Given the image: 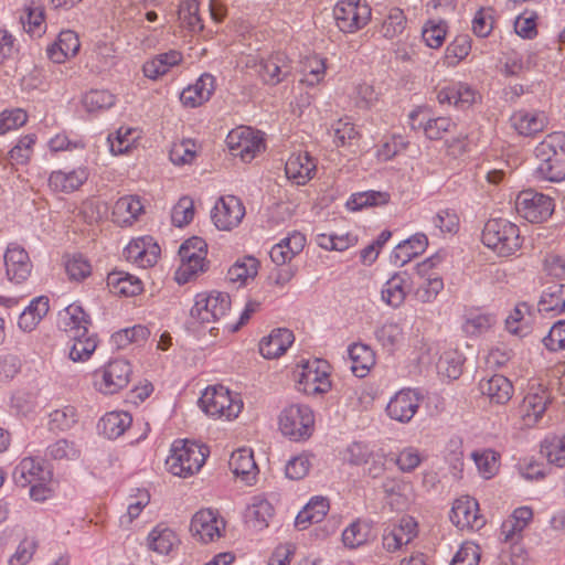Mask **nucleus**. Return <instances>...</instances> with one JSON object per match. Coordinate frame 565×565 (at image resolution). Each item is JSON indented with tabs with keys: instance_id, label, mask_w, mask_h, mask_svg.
I'll use <instances>...</instances> for the list:
<instances>
[{
	"instance_id": "nucleus-1",
	"label": "nucleus",
	"mask_w": 565,
	"mask_h": 565,
	"mask_svg": "<svg viewBox=\"0 0 565 565\" xmlns=\"http://www.w3.org/2000/svg\"><path fill=\"white\" fill-rule=\"evenodd\" d=\"M535 156L540 159L535 172L542 180L561 182L565 179V134L554 131L547 135L536 147Z\"/></svg>"
},
{
	"instance_id": "nucleus-2",
	"label": "nucleus",
	"mask_w": 565,
	"mask_h": 565,
	"mask_svg": "<svg viewBox=\"0 0 565 565\" xmlns=\"http://www.w3.org/2000/svg\"><path fill=\"white\" fill-rule=\"evenodd\" d=\"M230 308L231 298L225 292L211 291L198 294L194 305L190 310L186 327L189 330L198 332L200 327L205 328L224 317Z\"/></svg>"
},
{
	"instance_id": "nucleus-3",
	"label": "nucleus",
	"mask_w": 565,
	"mask_h": 565,
	"mask_svg": "<svg viewBox=\"0 0 565 565\" xmlns=\"http://www.w3.org/2000/svg\"><path fill=\"white\" fill-rule=\"evenodd\" d=\"M482 243L499 256L508 257L522 246L519 227L505 218H491L483 227Z\"/></svg>"
},
{
	"instance_id": "nucleus-4",
	"label": "nucleus",
	"mask_w": 565,
	"mask_h": 565,
	"mask_svg": "<svg viewBox=\"0 0 565 565\" xmlns=\"http://www.w3.org/2000/svg\"><path fill=\"white\" fill-rule=\"evenodd\" d=\"M207 454L205 446L189 440H175L172 444L166 465L172 475L188 478L201 469Z\"/></svg>"
},
{
	"instance_id": "nucleus-5",
	"label": "nucleus",
	"mask_w": 565,
	"mask_h": 565,
	"mask_svg": "<svg viewBox=\"0 0 565 565\" xmlns=\"http://www.w3.org/2000/svg\"><path fill=\"white\" fill-rule=\"evenodd\" d=\"M206 254L207 244L201 237L193 236L181 244L179 248L181 266L177 271L179 284H185L207 269Z\"/></svg>"
},
{
	"instance_id": "nucleus-6",
	"label": "nucleus",
	"mask_w": 565,
	"mask_h": 565,
	"mask_svg": "<svg viewBox=\"0 0 565 565\" xmlns=\"http://www.w3.org/2000/svg\"><path fill=\"white\" fill-rule=\"evenodd\" d=\"M315 425L311 408L302 404H292L284 408L279 416L280 431L292 440L309 438Z\"/></svg>"
},
{
	"instance_id": "nucleus-7",
	"label": "nucleus",
	"mask_w": 565,
	"mask_h": 565,
	"mask_svg": "<svg viewBox=\"0 0 565 565\" xmlns=\"http://www.w3.org/2000/svg\"><path fill=\"white\" fill-rule=\"evenodd\" d=\"M551 196L532 189L521 191L515 199V209L521 217L530 223H542L554 212Z\"/></svg>"
},
{
	"instance_id": "nucleus-8",
	"label": "nucleus",
	"mask_w": 565,
	"mask_h": 565,
	"mask_svg": "<svg viewBox=\"0 0 565 565\" xmlns=\"http://www.w3.org/2000/svg\"><path fill=\"white\" fill-rule=\"evenodd\" d=\"M333 15L340 31L354 33L369 23L371 8L365 1L340 0L333 9Z\"/></svg>"
},
{
	"instance_id": "nucleus-9",
	"label": "nucleus",
	"mask_w": 565,
	"mask_h": 565,
	"mask_svg": "<svg viewBox=\"0 0 565 565\" xmlns=\"http://www.w3.org/2000/svg\"><path fill=\"white\" fill-rule=\"evenodd\" d=\"M330 365L326 360L307 362L298 380V390L307 395L327 393L331 388Z\"/></svg>"
},
{
	"instance_id": "nucleus-10",
	"label": "nucleus",
	"mask_w": 565,
	"mask_h": 565,
	"mask_svg": "<svg viewBox=\"0 0 565 565\" xmlns=\"http://www.w3.org/2000/svg\"><path fill=\"white\" fill-rule=\"evenodd\" d=\"M202 411L210 416L236 417L241 405L233 402L230 392L224 386L207 387L199 398Z\"/></svg>"
},
{
	"instance_id": "nucleus-11",
	"label": "nucleus",
	"mask_w": 565,
	"mask_h": 565,
	"mask_svg": "<svg viewBox=\"0 0 565 565\" xmlns=\"http://www.w3.org/2000/svg\"><path fill=\"white\" fill-rule=\"evenodd\" d=\"M131 373L132 370L128 361H110L100 372V379L96 373L95 386L104 394H116L128 385Z\"/></svg>"
},
{
	"instance_id": "nucleus-12",
	"label": "nucleus",
	"mask_w": 565,
	"mask_h": 565,
	"mask_svg": "<svg viewBox=\"0 0 565 565\" xmlns=\"http://www.w3.org/2000/svg\"><path fill=\"white\" fill-rule=\"evenodd\" d=\"M245 215V207L242 201L227 195L216 201L211 211V218L218 230L228 231L237 226Z\"/></svg>"
},
{
	"instance_id": "nucleus-13",
	"label": "nucleus",
	"mask_w": 565,
	"mask_h": 565,
	"mask_svg": "<svg viewBox=\"0 0 565 565\" xmlns=\"http://www.w3.org/2000/svg\"><path fill=\"white\" fill-rule=\"evenodd\" d=\"M6 274L11 282H24L31 275L32 263L28 252L17 243H10L4 256Z\"/></svg>"
},
{
	"instance_id": "nucleus-14",
	"label": "nucleus",
	"mask_w": 565,
	"mask_h": 565,
	"mask_svg": "<svg viewBox=\"0 0 565 565\" xmlns=\"http://www.w3.org/2000/svg\"><path fill=\"white\" fill-rule=\"evenodd\" d=\"M225 526L223 519L212 509L198 511L191 520L190 531L194 537L203 543L213 542L221 536Z\"/></svg>"
},
{
	"instance_id": "nucleus-15",
	"label": "nucleus",
	"mask_w": 565,
	"mask_h": 565,
	"mask_svg": "<svg viewBox=\"0 0 565 565\" xmlns=\"http://www.w3.org/2000/svg\"><path fill=\"white\" fill-rule=\"evenodd\" d=\"M290 60L284 53H275L262 58L257 64V73L265 85L276 86L291 75Z\"/></svg>"
},
{
	"instance_id": "nucleus-16",
	"label": "nucleus",
	"mask_w": 565,
	"mask_h": 565,
	"mask_svg": "<svg viewBox=\"0 0 565 565\" xmlns=\"http://www.w3.org/2000/svg\"><path fill=\"white\" fill-rule=\"evenodd\" d=\"M479 504L471 497L457 499L450 510L449 519L459 529L479 530L483 526L484 520L478 514Z\"/></svg>"
},
{
	"instance_id": "nucleus-17",
	"label": "nucleus",
	"mask_w": 565,
	"mask_h": 565,
	"mask_svg": "<svg viewBox=\"0 0 565 565\" xmlns=\"http://www.w3.org/2000/svg\"><path fill=\"white\" fill-rule=\"evenodd\" d=\"M52 471L40 459L23 458L13 469L12 479L18 487L26 488L36 481H51Z\"/></svg>"
},
{
	"instance_id": "nucleus-18",
	"label": "nucleus",
	"mask_w": 565,
	"mask_h": 565,
	"mask_svg": "<svg viewBox=\"0 0 565 565\" xmlns=\"http://www.w3.org/2000/svg\"><path fill=\"white\" fill-rule=\"evenodd\" d=\"M422 396L415 390H402L386 406L387 415L397 422L408 423L418 411Z\"/></svg>"
},
{
	"instance_id": "nucleus-19",
	"label": "nucleus",
	"mask_w": 565,
	"mask_h": 565,
	"mask_svg": "<svg viewBox=\"0 0 565 565\" xmlns=\"http://www.w3.org/2000/svg\"><path fill=\"white\" fill-rule=\"evenodd\" d=\"M90 324V317L78 303H72L58 313V327L68 333L70 338L87 335Z\"/></svg>"
},
{
	"instance_id": "nucleus-20",
	"label": "nucleus",
	"mask_w": 565,
	"mask_h": 565,
	"mask_svg": "<svg viewBox=\"0 0 565 565\" xmlns=\"http://www.w3.org/2000/svg\"><path fill=\"white\" fill-rule=\"evenodd\" d=\"M417 535V523L412 516H404L392 529L385 530L382 544L387 552H396L407 545Z\"/></svg>"
},
{
	"instance_id": "nucleus-21",
	"label": "nucleus",
	"mask_w": 565,
	"mask_h": 565,
	"mask_svg": "<svg viewBox=\"0 0 565 565\" xmlns=\"http://www.w3.org/2000/svg\"><path fill=\"white\" fill-rule=\"evenodd\" d=\"M409 119L413 129H423L426 137L431 140L441 139L445 132L455 127L449 117L430 118L423 110H413L409 114Z\"/></svg>"
},
{
	"instance_id": "nucleus-22",
	"label": "nucleus",
	"mask_w": 565,
	"mask_h": 565,
	"mask_svg": "<svg viewBox=\"0 0 565 565\" xmlns=\"http://www.w3.org/2000/svg\"><path fill=\"white\" fill-rule=\"evenodd\" d=\"M215 89V78L209 73L202 74L193 85L184 88L180 95L181 103L186 107H198L207 102Z\"/></svg>"
},
{
	"instance_id": "nucleus-23",
	"label": "nucleus",
	"mask_w": 565,
	"mask_h": 565,
	"mask_svg": "<svg viewBox=\"0 0 565 565\" xmlns=\"http://www.w3.org/2000/svg\"><path fill=\"white\" fill-rule=\"evenodd\" d=\"M88 170L84 167L71 171H53L49 177V186L54 192L71 193L78 190L88 179Z\"/></svg>"
},
{
	"instance_id": "nucleus-24",
	"label": "nucleus",
	"mask_w": 565,
	"mask_h": 565,
	"mask_svg": "<svg viewBox=\"0 0 565 565\" xmlns=\"http://www.w3.org/2000/svg\"><path fill=\"white\" fill-rule=\"evenodd\" d=\"M479 391L489 398L490 403L504 405L512 397L513 385L505 376L494 374L479 382Z\"/></svg>"
},
{
	"instance_id": "nucleus-25",
	"label": "nucleus",
	"mask_w": 565,
	"mask_h": 565,
	"mask_svg": "<svg viewBox=\"0 0 565 565\" xmlns=\"http://www.w3.org/2000/svg\"><path fill=\"white\" fill-rule=\"evenodd\" d=\"M294 340L295 337L290 330L285 328L275 329L259 342V353L265 359L279 358L292 344Z\"/></svg>"
},
{
	"instance_id": "nucleus-26",
	"label": "nucleus",
	"mask_w": 565,
	"mask_h": 565,
	"mask_svg": "<svg viewBox=\"0 0 565 565\" xmlns=\"http://www.w3.org/2000/svg\"><path fill=\"white\" fill-rule=\"evenodd\" d=\"M437 99L440 104L465 109L475 103L476 92L468 84L458 82L443 87L437 94Z\"/></svg>"
},
{
	"instance_id": "nucleus-27",
	"label": "nucleus",
	"mask_w": 565,
	"mask_h": 565,
	"mask_svg": "<svg viewBox=\"0 0 565 565\" xmlns=\"http://www.w3.org/2000/svg\"><path fill=\"white\" fill-rule=\"evenodd\" d=\"M285 172L297 184H306L316 174L315 160L308 153H294L285 164Z\"/></svg>"
},
{
	"instance_id": "nucleus-28",
	"label": "nucleus",
	"mask_w": 565,
	"mask_h": 565,
	"mask_svg": "<svg viewBox=\"0 0 565 565\" xmlns=\"http://www.w3.org/2000/svg\"><path fill=\"white\" fill-rule=\"evenodd\" d=\"M428 238L424 233H416L409 238L401 242L392 252L391 260L395 265L404 266L414 257L425 252Z\"/></svg>"
},
{
	"instance_id": "nucleus-29",
	"label": "nucleus",
	"mask_w": 565,
	"mask_h": 565,
	"mask_svg": "<svg viewBox=\"0 0 565 565\" xmlns=\"http://www.w3.org/2000/svg\"><path fill=\"white\" fill-rule=\"evenodd\" d=\"M411 291V281L406 271L392 276L383 286L382 299L388 306L398 308Z\"/></svg>"
},
{
	"instance_id": "nucleus-30",
	"label": "nucleus",
	"mask_w": 565,
	"mask_h": 565,
	"mask_svg": "<svg viewBox=\"0 0 565 565\" xmlns=\"http://www.w3.org/2000/svg\"><path fill=\"white\" fill-rule=\"evenodd\" d=\"M132 423V417L128 412L106 413L98 422L97 428L108 439L120 437Z\"/></svg>"
},
{
	"instance_id": "nucleus-31",
	"label": "nucleus",
	"mask_w": 565,
	"mask_h": 565,
	"mask_svg": "<svg viewBox=\"0 0 565 565\" xmlns=\"http://www.w3.org/2000/svg\"><path fill=\"white\" fill-rule=\"evenodd\" d=\"M511 121L515 130L522 136H533L544 130L547 119L543 113L519 110Z\"/></svg>"
},
{
	"instance_id": "nucleus-32",
	"label": "nucleus",
	"mask_w": 565,
	"mask_h": 565,
	"mask_svg": "<svg viewBox=\"0 0 565 565\" xmlns=\"http://www.w3.org/2000/svg\"><path fill=\"white\" fill-rule=\"evenodd\" d=\"M230 468L236 477L249 483L258 471L250 449L241 448L234 451L228 461Z\"/></svg>"
},
{
	"instance_id": "nucleus-33",
	"label": "nucleus",
	"mask_w": 565,
	"mask_h": 565,
	"mask_svg": "<svg viewBox=\"0 0 565 565\" xmlns=\"http://www.w3.org/2000/svg\"><path fill=\"white\" fill-rule=\"evenodd\" d=\"M537 311L543 315H561L565 311V285L554 284L547 287L537 303Z\"/></svg>"
},
{
	"instance_id": "nucleus-34",
	"label": "nucleus",
	"mask_w": 565,
	"mask_h": 565,
	"mask_svg": "<svg viewBox=\"0 0 565 565\" xmlns=\"http://www.w3.org/2000/svg\"><path fill=\"white\" fill-rule=\"evenodd\" d=\"M351 360V371L358 377H364L375 364V353L366 344L354 343L348 349Z\"/></svg>"
},
{
	"instance_id": "nucleus-35",
	"label": "nucleus",
	"mask_w": 565,
	"mask_h": 565,
	"mask_svg": "<svg viewBox=\"0 0 565 565\" xmlns=\"http://www.w3.org/2000/svg\"><path fill=\"white\" fill-rule=\"evenodd\" d=\"M49 298L40 296L33 299L20 313L18 326L25 332L32 331L49 312Z\"/></svg>"
},
{
	"instance_id": "nucleus-36",
	"label": "nucleus",
	"mask_w": 565,
	"mask_h": 565,
	"mask_svg": "<svg viewBox=\"0 0 565 565\" xmlns=\"http://www.w3.org/2000/svg\"><path fill=\"white\" fill-rule=\"evenodd\" d=\"M107 286L111 292L127 297L136 296L142 290L139 278L119 270L108 274Z\"/></svg>"
},
{
	"instance_id": "nucleus-37",
	"label": "nucleus",
	"mask_w": 565,
	"mask_h": 565,
	"mask_svg": "<svg viewBox=\"0 0 565 565\" xmlns=\"http://www.w3.org/2000/svg\"><path fill=\"white\" fill-rule=\"evenodd\" d=\"M159 254L160 248L157 244H153L150 249L146 247V238L134 241L125 248L126 258L143 268L153 266Z\"/></svg>"
},
{
	"instance_id": "nucleus-38",
	"label": "nucleus",
	"mask_w": 565,
	"mask_h": 565,
	"mask_svg": "<svg viewBox=\"0 0 565 565\" xmlns=\"http://www.w3.org/2000/svg\"><path fill=\"white\" fill-rule=\"evenodd\" d=\"M147 543L151 551L167 555L179 543V540L171 529L159 524L148 534Z\"/></svg>"
},
{
	"instance_id": "nucleus-39",
	"label": "nucleus",
	"mask_w": 565,
	"mask_h": 565,
	"mask_svg": "<svg viewBox=\"0 0 565 565\" xmlns=\"http://www.w3.org/2000/svg\"><path fill=\"white\" fill-rule=\"evenodd\" d=\"M329 511V501L323 497L312 498L297 514L296 525L305 529L308 524L321 522Z\"/></svg>"
},
{
	"instance_id": "nucleus-40",
	"label": "nucleus",
	"mask_w": 565,
	"mask_h": 565,
	"mask_svg": "<svg viewBox=\"0 0 565 565\" xmlns=\"http://www.w3.org/2000/svg\"><path fill=\"white\" fill-rule=\"evenodd\" d=\"M377 342L384 350L392 353L404 340L403 328L394 321H386L374 330Z\"/></svg>"
},
{
	"instance_id": "nucleus-41",
	"label": "nucleus",
	"mask_w": 565,
	"mask_h": 565,
	"mask_svg": "<svg viewBox=\"0 0 565 565\" xmlns=\"http://www.w3.org/2000/svg\"><path fill=\"white\" fill-rule=\"evenodd\" d=\"M465 361L466 358L461 352L449 349L443 352L436 366L439 374L450 380H457L462 374Z\"/></svg>"
},
{
	"instance_id": "nucleus-42",
	"label": "nucleus",
	"mask_w": 565,
	"mask_h": 565,
	"mask_svg": "<svg viewBox=\"0 0 565 565\" xmlns=\"http://www.w3.org/2000/svg\"><path fill=\"white\" fill-rule=\"evenodd\" d=\"M391 195L382 191H364L353 193L347 201V207L351 211H360L365 207L382 206L390 202Z\"/></svg>"
},
{
	"instance_id": "nucleus-43",
	"label": "nucleus",
	"mask_w": 565,
	"mask_h": 565,
	"mask_svg": "<svg viewBox=\"0 0 565 565\" xmlns=\"http://www.w3.org/2000/svg\"><path fill=\"white\" fill-rule=\"evenodd\" d=\"M36 142V135L29 134L21 137L15 146L8 152L7 160L10 164H26L32 154Z\"/></svg>"
},
{
	"instance_id": "nucleus-44",
	"label": "nucleus",
	"mask_w": 565,
	"mask_h": 565,
	"mask_svg": "<svg viewBox=\"0 0 565 565\" xmlns=\"http://www.w3.org/2000/svg\"><path fill=\"white\" fill-rule=\"evenodd\" d=\"M541 455L547 459L550 463L557 467L565 466V436L545 438L541 444Z\"/></svg>"
},
{
	"instance_id": "nucleus-45",
	"label": "nucleus",
	"mask_w": 565,
	"mask_h": 565,
	"mask_svg": "<svg viewBox=\"0 0 565 565\" xmlns=\"http://www.w3.org/2000/svg\"><path fill=\"white\" fill-rule=\"evenodd\" d=\"M371 534V525L366 521L356 520L342 533V541L347 547L355 548L364 544Z\"/></svg>"
},
{
	"instance_id": "nucleus-46",
	"label": "nucleus",
	"mask_w": 565,
	"mask_h": 565,
	"mask_svg": "<svg viewBox=\"0 0 565 565\" xmlns=\"http://www.w3.org/2000/svg\"><path fill=\"white\" fill-rule=\"evenodd\" d=\"M73 343L70 348L68 356L74 362H84L90 358L97 348L95 334L71 338Z\"/></svg>"
},
{
	"instance_id": "nucleus-47",
	"label": "nucleus",
	"mask_w": 565,
	"mask_h": 565,
	"mask_svg": "<svg viewBox=\"0 0 565 565\" xmlns=\"http://www.w3.org/2000/svg\"><path fill=\"white\" fill-rule=\"evenodd\" d=\"M83 105L88 113L106 110L115 105V96L105 89H92L84 95Z\"/></svg>"
},
{
	"instance_id": "nucleus-48",
	"label": "nucleus",
	"mask_w": 565,
	"mask_h": 565,
	"mask_svg": "<svg viewBox=\"0 0 565 565\" xmlns=\"http://www.w3.org/2000/svg\"><path fill=\"white\" fill-rule=\"evenodd\" d=\"M471 50V39L468 34H460L448 44L445 52V61L448 65L454 66L463 60Z\"/></svg>"
},
{
	"instance_id": "nucleus-49",
	"label": "nucleus",
	"mask_w": 565,
	"mask_h": 565,
	"mask_svg": "<svg viewBox=\"0 0 565 565\" xmlns=\"http://www.w3.org/2000/svg\"><path fill=\"white\" fill-rule=\"evenodd\" d=\"M326 61L324 58L313 55L303 64V77L301 78V83L313 87L315 85L319 84L326 74Z\"/></svg>"
},
{
	"instance_id": "nucleus-50",
	"label": "nucleus",
	"mask_w": 565,
	"mask_h": 565,
	"mask_svg": "<svg viewBox=\"0 0 565 565\" xmlns=\"http://www.w3.org/2000/svg\"><path fill=\"white\" fill-rule=\"evenodd\" d=\"M150 331L147 327L136 324L131 328H126L115 332L111 335V340L118 348H125L130 343H140L147 340Z\"/></svg>"
},
{
	"instance_id": "nucleus-51",
	"label": "nucleus",
	"mask_w": 565,
	"mask_h": 565,
	"mask_svg": "<svg viewBox=\"0 0 565 565\" xmlns=\"http://www.w3.org/2000/svg\"><path fill=\"white\" fill-rule=\"evenodd\" d=\"M494 323V318L488 313H469L462 323V331L467 335H479L488 331Z\"/></svg>"
},
{
	"instance_id": "nucleus-52",
	"label": "nucleus",
	"mask_w": 565,
	"mask_h": 565,
	"mask_svg": "<svg viewBox=\"0 0 565 565\" xmlns=\"http://www.w3.org/2000/svg\"><path fill=\"white\" fill-rule=\"evenodd\" d=\"M532 309L527 302L516 305L505 319L507 330L512 334L524 337L527 330L521 322L525 319V315L532 316Z\"/></svg>"
},
{
	"instance_id": "nucleus-53",
	"label": "nucleus",
	"mask_w": 565,
	"mask_h": 565,
	"mask_svg": "<svg viewBox=\"0 0 565 565\" xmlns=\"http://www.w3.org/2000/svg\"><path fill=\"white\" fill-rule=\"evenodd\" d=\"M23 29L32 35H41L44 31V11L41 7H28L21 15Z\"/></svg>"
},
{
	"instance_id": "nucleus-54",
	"label": "nucleus",
	"mask_w": 565,
	"mask_h": 565,
	"mask_svg": "<svg viewBox=\"0 0 565 565\" xmlns=\"http://www.w3.org/2000/svg\"><path fill=\"white\" fill-rule=\"evenodd\" d=\"M77 423V412L74 406H64L50 414L52 429L68 430Z\"/></svg>"
},
{
	"instance_id": "nucleus-55",
	"label": "nucleus",
	"mask_w": 565,
	"mask_h": 565,
	"mask_svg": "<svg viewBox=\"0 0 565 565\" xmlns=\"http://www.w3.org/2000/svg\"><path fill=\"white\" fill-rule=\"evenodd\" d=\"M398 469L402 472H412L414 471L423 461V456L415 447H405L402 449L397 456L392 457Z\"/></svg>"
},
{
	"instance_id": "nucleus-56",
	"label": "nucleus",
	"mask_w": 565,
	"mask_h": 565,
	"mask_svg": "<svg viewBox=\"0 0 565 565\" xmlns=\"http://www.w3.org/2000/svg\"><path fill=\"white\" fill-rule=\"evenodd\" d=\"M406 26V17L399 8H392L382 25L385 38H395L399 35Z\"/></svg>"
},
{
	"instance_id": "nucleus-57",
	"label": "nucleus",
	"mask_w": 565,
	"mask_h": 565,
	"mask_svg": "<svg viewBox=\"0 0 565 565\" xmlns=\"http://www.w3.org/2000/svg\"><path fill=\"white\" fill-rule=\"evenodd\" d=\"M194 216V205L193 201L188 198H181L178 203L173 206L171 212V220L173 225L178 227H183L188 225Z\"/></svg>"
},
{
	"instance_id": "nucleus-58",
	"label": "nucleus",
	"mask_w": 565,
	"mask_h": 565,
	"mask_svg": "<svg viewBox=\"0 0 565 565\" xmlns=\"http://www.w3.org/2000/svg\"><path fill=\"white\" fill-rule=\"evenodd\" d=\"M194 148L195 145L191 140L173 143L169 152L171 162L177 166L191 163L196 156Z\"/></svg>"
},
{
	"instance_id": "nucleus-59",
	"label": "nucleus",
	"mask_w": 565,
	"mask_h": 565,
	"mask_svg": "<svg viewBox=\"0 0 565 565\" xmlns=\"http://www.w3.org/2000/svg\"><path fill=\"white\" fill-rule=\"evenodd\" d=\"M310 467V456L301 454L288 460L285 467V475L288 479L300 480L308 475Z\"/></svg>"
},
{
	"instance_id": "nucleus-60",
	"label": "nucleus",
	"mask_w": 565,
	"mask_h": 565,
	"mask_svg": "<svg viewBox=\"0 0 565 565\" xmlns=\"http://www.w3.org/2000/svg\"><path fill=\"white\" fill-rule=\"evenodd\" d=\"M36 401L32 392L19 390L11 397V408L17 415L26 416L35 409Z\"/></svg>"
},
{
	"instance_id": "nucleus-61",
	"label": "nucleus",
	"mask_w": 565,
	"mask_h": 565,
	"mask_svg": "<svg viewBox=\"0 0 565 565\" xmlns=\"http://www.w3.org/2000/svg\"><path fill=\"white\" fill-rule=\"evenodd\" d=\"M332 130L334 138L333 141L337 147H344L350 145L351 141L359 136L354 125L344 119H339L335 124H333Z\"/></svg>"
},
{
	"instance_id": "nucleus-62",
	"label": "nucleus",
	"mask_w": 565,
	"mask_h": 565,
	"mask_svg": "<svg viewBox=\"0 0 565 565\" xmlns=\"http://www.w3.org/2000/svg\"><path fill=\"white\" fill-rule=\"evenodd\" d=\"M28 120L26 113L21 108L3 110L0 114V135L23 126Z\"/></svg>"
},
{
	"instance_id": "nucleus-63",
	"label": "nucleus",
	"mask_w": 565,
	"mask_h": 565,
	"mask_svg": "<svg viewBox=\"0 0 565 565\" xmlns=\"http://www.w3.org/2000/svg\"><path fill=\"white\" fill-rule=\"evenodd\" d=\"M431 222L441 233H456L459 227V217L452 210H440L433 216Z\"/></svg>"
},
{
	"instance_id": "nucleus-64",
	"label": "nucleus",
	"mask_w": 565,
	"mask_h": 565,
	"mask_svg": "<svg viewBox=\"0 0 565 565\" xmlns=\"http://www.w3.org/2000/svg\"><path fill=\"white\" fill-rule=\"evenodd\" d=\"M542 341L545 348L552 352L565 350V320L555 322Z\"/></svg>"
}]
</instances>
